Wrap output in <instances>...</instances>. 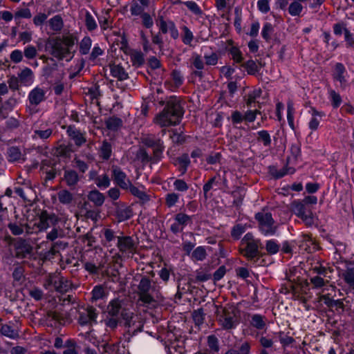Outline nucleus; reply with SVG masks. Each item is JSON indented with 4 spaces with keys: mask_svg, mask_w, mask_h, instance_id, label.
Here are the masks:
<instances>
[{
    "mask_svg": "<svg viewBox=\"0 0 354 354\" xmlns=\"http://www.w3.org/2000/svg\"><path fill=\"white\" fill-rule=\"evenodd\" d=\"M87 196L88 199L97 207L102 206L105 201L104 195L96 189L89 192Z\"/></svg>",
    "mask_w": 354,
    "mask_h": 354,
    "instance_id": "cd10ccee",
    "label": "nucleus"
},
{
    "mask_svg": "<svg viewBox=\"0 0 354 354\" xmlns=\"http://www.w3.org/2000/svg\"><path fill=\"white\" fill-rule=\"evenodd\" d=\"M250 324L258 330H262L266 326V318L260 314H254L251 316Z\"/></svg>",
    "mask_w": 354,
    "mask_h": 354,
    "instance_id": "c756f323",
    "label": "nucleus"
},
{
    "mask_svg": "<svg viewBox=\"0 0 354 354\" xmlns=\"http://www.w3.org/2000/svg\"><path fill=\"white\" fill-rule=\"evenodd\" d=\"M92 46V40L90 37L85 36L80 42V53L82 55L88 54Z\"/></svg>",
    "mask_w": 354,
    "mask_h": 354,
    "instance_id": "4c0bfd02",
    "label": "nucleus"
},
{
    "mask_svg": "<svg viewBox=\"0 0 354 354\" xmlns=\"http://www.w3.org/2000/svg\"><path fill=\"white\" fill-rule=\"evenodd\" d=\"M77 37L75 33L67 32L62 36L48 38L46 42V50L59 61H71L74 55L75 44Z\"/></svg>",
    "mask_w": 354,
    "mask_h": 354,
    "instance_id": "f257e3e1",
    "label": "nucleus"
},
{
    "mask_svg": "<svg viewBox=\"0 0 354 354\" xmlns=\"http://www.w3.org/2000/svg\"><path fill=\"white\" fill-rule=\"evenodd\" d=\"M95 185L100 189H106L110 185V179L107 174H103L95 178Z\"/></svg>",
    "mask_w": 354,
    "mask_h": 354,
    "instance_id": "de8ad7c7",
    "label": "nucleus"
},
{
    "mask_svg": "<svg viewBox=\"0 0 354 354\" xmlns=\"http://www.w3.org/2000/svg\"><path fill=\"white\" fill-rule=\"evenodd\" d=\"M57 198L60 203L68 205L72 203L73 195L66 189H62L57 192Z\"/></svg>",
    "mask_w": 354,
    "mask_h": 354,
    "instance_id": "e433bc0d",
    "label": "nucleus"
},
{
    "mask_svg": "<svg viewBox=\"0 0 354 354\" xmlns=\"http://www.w3.org/2000/svg\"><path fill=\"white\" fill-rule=\"evenodd\" d=\"M328 95L333 107L334 109L339 107L342 102L340 95L332 89L328 91Z\"/></svg>",
    "mask_w": 354,
    "mask_h": 354,
    "instance_id": "8fccbe9b",
    "label": "nucleus"
},
{
    "mask_svg": "<svg viewBox=\"0 0 354 354\" xmlns=\"http://www.w3.org/2000/svg\"><path fill=\"white\" fill-rule=\"evenodd\" d=\"M46 91L39 86L35 87L29 92L26 109L30 115L35 114L40 111V104L46 99Z\"/></svg>",
    "mask_w": 354,
    "mask_h": 354,
    "instance_id": "39448f33",
    "label": "nucleus"
},
{
    "mask_svg": "<svg viewBox=\"0 0 354 354\" xmlns=\"http://www.w3.org/2000/svg\"><path fill=\"white\" fill-rule=\"evenodd\" d=\"M192 217L182 212L176 214L170 226L171 232L174 234L182 232L187 225L192 223Z\"/></svg>",
    "mask_w": 354,
    "mask_h": 354,
    "instance_id": "6e6552de",
    "label": "nucleus"
},
{
    "mask_svg": "<svg viewBox=\"0 0 354 354\" xmlns=\"http://www.w3.org/2000/svg\"><path fill=\"white\" fill-rule=\"evenodd\" d=\"M259 342L263 348L266 349L272 348L274 344L272 339L268 336L261 335L259 338Z\"/></svg>",
    "mask_w": 354,
    "mask_h": 354,
    "instance_id": "e2e57ef3",
    "label": "nucleus"
},
{
    "mask_svg": "<svg viewBox=\"0 0 354 354\" xmlns=\"http://www.w3.org/2000/svg\"><path fill=\"white\" fill-rule=\"evenodd\" d=\"M342 275L345 282L354 290V263H346V269Z\"/></svg>",
    "mask_w": 354,
    "mask_h": 354,
    "instance_id": "bb28decb",
    "label": "nucleus"
},
{
    "mask_svg": "<svg viewBox=\"0 0 354 354\" xmlns=\"http://www.w3.org/2000/svg\"><path fill=\"white\" fill-rule=\"evenodd\" d=\"M332 77L334 81L340 84L342 88H345L348 84L349 75L342 63L337 62L335 64Z\"/></svg>",
    "mask_w": 354,
    "mask_h": 354,
    "instance_id": "9d476101",
    "label": "nucleus"
},
{
    "mask_svg": "<svg viewBox=\"0 0 354 354\" xmlns=\"http://www.w3.org/2000/svg\"><path fill=\"white\" fill-rule=\"evenodd\" d=\"M123 310L122 308V301L119 299L111 300L106 308V313L109 316L120 317Z\"/></svg>",
    "mask_w": 354,
    "mask_h": 354,
    "instance_id": "aec40b11",
    "label": "nucleus"
},
{
    "mask_svg": "<svg viewBox=\"0 0 354 354\" xmlns=\"http://www.w3.org/2000/svg\"><path fill=\"white\" fill-rule=\"evenodd\" d=\"M50 29L55 33H59L64 28V21L61 15H57L48 21Z\"/></svg>",
    "mask_w": 354,
    "mask_h": 354,
    "instance_id": "5701e85b",
    "label": "nucleus"
},
{
    "mask_svg": "<svg viewBox=\"0 0 354 354\" xmlns=\"http://www.w3.org/2000/svg\"><path fill=\"white\" fill-rule=\"evenodd\" d=\"M23 55L21 50L15 49L10 55V60L15 64H18L23 60Z\"/></svg>",
    "mask_w": 354,
    "mask_h": 354,
    "instance_id": "69168bd1",
    "label": "nucleus"
},
{
    "mask_svg": "<svg viewBox=\"0 0 354 354\" xmlns=\"http://www.w3.org/2000/svg\"><path fill=\"white\" fill-rule=\"evenodd\" d=\"M219 322L221 326L224 329L227 330L235 328L237 324L236 319L233 316L226 315L221 317L219 319Z\"/></svg>",
    "mask_w": 354,
    "mask_h": 354,
    "instance_id": "2f4dec72",
    "label": "nucleus"
},
{
    "mask_svg": "<svg viewBox=\"0 0 354 354\" xmlns=\"http://www.w3.org/2000/svg\"><path fill=\"white\" fill-rule=\"evenodd\" d=\"M160 31L163 33L166 34L167 32L170 33L171 37L174 39H176L179 37V32L178 30L175 25V24L172 21H165L163 19V18H161L160 19L159 24H158Z\"/></svg>",
    "mask_w": 354,
    "mask_h": 354,
    "instance_id": "4468645a",
    "label": "nucleus"
},
{
    "mask_svg": "<svg viewBox=\"0 0 354 354\" xmlns=\"http://www.w3.org/2000/svg\"><path fill=\"white\" fill-rule=\"evenodd\" d=\"M121 317L124 322L125 327L129 328L128 332L131 333L132 335H135L142 330V324L138 321L136 315L125 310L121 313Z\"/></svg>",
    "mask_w": 354,
    "mask_h": 354,
    "instance_id": "0eeeda50",
    "label": "nucleus"
},
{
    "mask_svg": "<svg viewBox=\"0 0 354 354\" xmlns=\"http://www.w3.org/2000/svg\"><path fill=\"white\" fill-rule=\"evenodd\" d=\"M120 317L106 315L104 319L105 326L111 330L116 328L118 326Z\"/></svg>",
    "mask_w": 354,
    "mask_h": 354,
    "instance_id": "bf43d9fd",
    "label": "nucleus"
},
{
    "mask_svg": "<svg viewBox=\"0 0 354 354\" xmlns=\"http://www.w3.org/2000/svg\"><path fill=\"white\" fill-rule=\"evenodd\" d=\"M118 248L122 254L127 257L132 256L136 250L133 239L128 236L118 237Z\"/></svg>",
    "mask_w": 354,
    "mask_h": 354,
    "instance_id": "1a4fd4ad",
    "label": "nucleus"
},
{
    "mask_svg": "<svg viewBox=\"0 0 354 354\" xmlns=\"http://www.w3.org/2000/svg\"><path fill=\"white\" fill-rule=\"evenodd\" d=\"M138 289L140 300L145 304H151L155 301L154 297H158V288L153 286L151 280L147 277L141 279Z\"/></svg>",
    "mask_w": 354,
    "mask_h": 354,
    "instance_id": "7ed1b4c3",
    "label": "nucleus"
},
{
    "mask_svg": "<svg viewBox=\"0 0 354 354\" xmlns=\"http://www.w3.org/2000/svg\"><path fill=\"white\" fill-rule=\"evenodd\" d=\"M128 189H129L130 192L135 196L142 199L145 200L147 198L146 194L140 189L139 188L133 186L132 183H131V185L129 187H128Z\"/></svg>",
    "mask_w": 354,
    "mask_h": 354,
    "instance_id": "338daca9",
    "label": "nucleus"
},
{
    "mask_svg": "<svg viewBox=\"0 0 354 354\" xmlns=\"http://www.w3.org/2000/svg\"><path fill=\"white\" fill-rule=\"evenodd\" d=\"M266 249L270 254H277L279 250V245L276 240L270 239L266 241Z\"/></svg>",
    "mask_w": 354,
    "mask_h": 354,
    "instance_id": "603ef678",
    "label": "nucleus"
},
{
    "mask_svg": "<svg viewBox=\"0 0 354 354\" xmlns=\"http://www.w3.org/2000/svg\"><path fill=\"white\" fill-rule=\"evenodd\" d=\"M171 77L174 83L171 90L179 88L183 84L184 78L180 71L174 70L171 74Z\"/></svg>",
    "mask_w": 354,
    "mask_h": 354,
    "instance_id": "79ce46f5",
    "label": "nucleus"
},
{
    "mask_svg": "<svg viewBox=\"0 0 354 354\" xmlns=\"http://www.w3.org/2000/svg\"><path fill=\"white\" fill-rule=\"evenodd\" d=\"M260 245V240L253 243H248V244L244 245L245 248L242 250V253L248 259H252L258 255Z\"/></svg>",
    "mask_w": 354,
    "mask_h": 354,
    "instance_id": "6ab92c4d",
    "label": "nucleus"
},
{
    "mask_svg": "<svg viewBox=\"0 0 354 354\" xmlns=\"http://www.w3.org/2000/svg\"><path fill=\"white\" fill-rule=\"evenodd\" d=\"M142 142L146 147L153 149V159L155 162H158L165 150L162 140L156 135L148 134L142 138Z\"/></svg>",
    "mask_w": 354,
    "mask_h": 354,
    "instance_id": "423d86ee",
    "label": "nucleus"
},
{
    "mask_svg": "<svg viewBox=\"0 0 354 354\" xmlns=\"http://www.w3.org/2000/svg\"><path fill=\"white\" fill-rule=\"evenodd\" d=\"M131 61L133 66H140L145 62L144 56L140 52H134L131 55Z\"/></svg>",
    "mask_w": 354,
    "mask_h": 354,
    "instance_id": "6e6d98bb",
    "label": "nucleus"
},
{
    "mask_svg": "<svg viewBox=\"0 0 354 354\" xmlns=\"http://www.w3.org/2000/svg\"><path fill=\"white\" fill-rule=\"evenodd\" d=\"M80 13L84 15V23L86 29L91 32L95 30L97 28V24L91 13L86 9H82Z\"/></svg>",
    "mask_w": 354,
    "mask_h": 354,
    "instance_id": "a878e982",
    "label": "nucleus"
},
{
    "mask_svg": "<svg viewBox=\"0 0 354 354\" xmlns=\"http://www.w3.org/2000/svg\"><path fill=\"white\" fill-rule=\"evenodd\" d=\"M112 153V147L111 145L104 140L103 141L100 148V156L104 160H108L110 158Z\"/></svg>",
    "mask_w": 354,
    "mask_h": 354,
    "instance_id": "ea45409f",
    "label": "nucleus"
},
{
    "mask_svg": "<svg viewBox=\"0 0 354 354\" xmlns=\"http://www.w3.org/2000/svg\"><path fill=\"white\" fill-rule=\"evenodd\" d=\"M192 64L196 69V71L193 72V74L195 76H197L200 78L203 77V70L205 66V64L203 59L201 56L197 53H194L192 56L191 59Z\"/></svg>",
    "mask_w": 354,
    "mask_h": 354,
    "instance_id": "412c9836",
    "label": "nucleus"
},
{
    "mask_svg": "<svg viewBox=\"0 0 354 354\" xmlns=\"http://www.w3.org/2000/svg\"><path fill=\"white\" fill-rule=\"evenodd\" d=\"M64 179L68 187H73L77 185L80 177L75 170L68 169L64 171Z\"/></svg>",
    "mask_w": 354,
    "mask_h": 354,
    "instance_id": "b1692460",
    "label": "nucleus"
},
{
    "mask_svg": "<svg viewBox=\"0 0 354 354\" xmlns=\"http://www.w3.org/2000/svg\"><path fill=\"white\" fill-rule=\"evenodd\" d=\"M53 130L50 128H48L44 130L39 129L34 131V138H40L41 140H46L51 136Z\"/></svg>",
    "mask_w": 354,
    "mask_h": 354,
    "instance_id": "4d7b16f0",
    "label": "nucleus"
},
{
    "mask_svg": "<svg viewBox=\"0 0 354 354\" xmlns=\"http://www.w3.org/2000/svg\"><path fill=\"white\" fill-rule=\"evenodd\" d=\"M97 314L93 308H89L86 312L82 313L79 317V323L82 326L96 323Z\"/></svg>",
    "mask_w": 354,
    "mask_h": 354,
    "instance_id": "f3484780",
    "label": "nucleus"
},
{
    "mask_svg": "<svg viewBox=\"0 0 354 354\" xmlns=\"http://www.w3.org/2000/svg\"><path fill=\"white\" fill-rule=\"evenodd\" d=\"M255 218L258 221L259 230L266 236L275 234L277 226L270 212H261L255 214Z\"/></svg>",
    "mask_w": 354,
    "mask_h": 354,
    "instance_id": "20e7f679",
    "label": "nucleus"
},
{
    "mask_svg": "<svg viewBox=\"0 0 354 354\" xmlns=\"http://www.w3.org/2000/svg\"><path fill=\"white\" fill-rule=\"evenodd\" d=\"M257 6L258 10L263 14H267L270 10L269 0H258Z\"/></svg>",
    "mask_w": 354,
    "mask_h": 354,
    "instance_id": "680f3d73",
    "label": "nucleus"
},
{
    "mask_svg": "<svg viewBox=\"0 0 354 354\" xmlns=\"http://www.w3.org/2000/svg\"><path fill=\"white\" fill-rule=\"evenodd\" d=\"M21 153L18 147H12L8 149V158L9 161H17L21 159Z\"/></svg>",
    "mask_w": 354,
    "mask_h": 354,
    "instance_id": "09e8293b",
    "label": "nucleus"
},
{
    "mask_svg": "<svg viewBox=\"0 0 354 354\" xmlns=\"http://www.w3.org/2000/svg\"><path fill=\"white\" fill-rule=\"evenodd\" d=\"M179 201V194L175 192L168 193L165 196V204L167 207H174Z\"/></svg>",
    "mask_w": 354,
    "mask_h": 354,
    "instance_id": "3c124183",
    "label": "nucleus"
},
{
    "mask_svg": "<svg viewBox=\"0 0 354 354\" xmlns=\"http://www.w3.org/2000/svg\"><path fill=\"white\" fill-rule=\"evenodd\" d=\"M55 290L60 293H65L72 289L73 285L70 280L62 276H53L49 279Z\"/></svg>",
    "mask_w": 354,
    "mask_h": 354,
    "instance_id": "ddd939ff",
    "label": "nucleus"
},
{
    "mask_svg": "<svg viewBox=\"0 0 354 354\" xmlns=\"http://www.w3.org/2000/svg\"><path fill=\"white\" fill-rule=\"evenodd\" d=\"M112 177L115 183L123 189H128L131 180L127 174L118 166L112 167Z\"/></svg>",
    "mask_w": 354,
    "mask_h": 354,
    "instance_id": "f8f14e48",
    "label": "nucleus"
},
{
    "mask_svg": "<svg viewBox=\"0 0 354 354\" xmlns=\"http://www.w3.org/2000/svg\"><path fill=\"white\" fill-rule=\"evenodd\" d=\"M248 226L246 224L237 223L234 225L231 230V236L234 240H239L241 236L246 231Z\"/></svg>",
    "mask_w": 354,
    "mask_h": 354,
    "instance_id": "72a5a7b5",
    "label": "nucleus"
},
{
    "mask_svg": "<svg viewBox=\"0 0 354 354\" xmlns=\"http://www.w3.org/2000/svg\"><path fill=\"white\" fill-rule=\"evenodd\" d=\"M19 81L25 86L30 85L34 80V75L32 70L28 67L24 68L18 75Z\"/></svg>",
    "mask_w": 354,
    "mask_h": 354,
    "instance_id": "393cba45",
    "label": "nucleus"
},
{
    "mask_svg": "<svg viewBox=\"0 0 354 354\" xmlns=\"http://www.w3.org/2000/svg\"><path fill=\"white\" fill-rule=\"evenodd\" d=\"M23 54L26 59L31 61L35 59L38 52L35 46L28 45L24 48Z\"/></svg>",
    "mask_w": 354,
    "mask_h": 354,
    "instance_id": "49530a36",
    "label": "nucleus"
},
{
    "mask_svg": "<svg viewBox=\"0 0 354 354\" xmlns=\"http://www.w3.org/2000/svg\"><path fill=\"white\" fill-rule=\"evenodd\" d=\"M295 109L294 106V104L292 101L289 100L287 102V120L289 127L291 129L295 130Z\"/></svg>",
    "mask_w": 354,
    "mask_h": 354,
    "instance_id": "7c9ffc66",
    "label": "nucleus"
},
{
    "mask_svg": "<svg viewBox=\"0 0 354 354\" xmlns=\"http://www.w3.org/2000/svg\"><path fill=\"white\" fill-rule=\"evenodd\" d=\"M295 172V169L292 167H288V165H285L280 169H275L272 171V174L275 178H281L286 175L292 174Z\"/></svg>",
    "mask_w": 354,
    "mask_h": 354,
    "instance_id": "a19ab883",
    "label": "nucleus"
},
{
    "mask_svg": "<svg viewBox=\"0 0 354 354\" xmlns=\"http://www.w3.org/2000/svg\"><path fill=\"white\" fill-rule=\"evenodd\" d=\"M1 333L10 339H15L19 337V332L9 324H3L0 329Z\"/></svg>",
    "mask_w": 354,
    "mask_h": 354,
    "instance_id": "473e14b6",
    "label": "nucleus"
},
{
    "mask_svg": "<svg viewBox=\"0 0 354 354\" xmlns=\"http://www.w3.org/2000/svg\"><path fill=\"white\" fill-rule=\"evenodd\" d=\"M115 216L118 222L129 220L133 216L132 208L124 205H120L116 207Z\"/></svg>",
    "mask_w": 354,
    "mask_h": 354,
    "instance_id": "a211bd4d",
    "label": "nucleus"
},
{
    "mask_svg": "<svg viewBox=\"0 0 354 354\" xmlns=\"http://www.w3.org/2000/svg\"><path fill=\"white\" fill-rule=\"evenodd\" d=\"M122 124V120L116 117H111L106 121V126L107 129L111 131L118 130Z\"/></svg>",
    "mask_w": 354,
    "mask_h": 354,
    "instance_id": "c03bdc74",
    "label": "nucleus"
},
{
    "mask_svg": "<svg viewBox=\"0 0 354 354\" xmlns=\"http://www.w3.org/2000/svg\"><path fill=\"white\" fill-rule=\"evenodd\" d=\"M111 75L119 80H125L128 78V74L120 65H113L111 67Z\"/></svg>",
    "mask_w": 354,
    "mask_h": 354,
    "instance_id": "c9c22d12",
    "label": "nucleus"
},
{
    "mask_svg": "<svg viewBox=\"0 0 354 354\" xmlns=\"http://www.w3.org/2000/svg\"><path fill=\"white\" fill-rule=\"evenodd\" d=\"M304 9L303 6L297 1H292L288 7V13L292 17L299 16Z\"/></svg>",
    "mask_w": 354,
    "mask_h": 354,
    "instance_id": "37998d69",
    "label": "nucleus"
},
{
    "mask_svg": "<svg viewBox=\"0 0 354 354\" xmlns=\"http://www.w3.org/2000/svg\"><path fill=\"white\" fill-rule=\"evenodd\" d=\"M274 32V28L272 24L269 22H266L261 30V36L266 41L268 42L270 41Z\"/></svg>",
    "mask_w": 354,
    "mask_h": 354,
    "instance_id": "58836bf2",
    "label": "nucleus"
},
{
    "mask_svg": "<svg viewBox=\"0 0 354 354\" xmlns=\"http://www.w3.org/2000/svg\"><path fill=\"white\" fill-rule=\"evenodd\" d=\"M180 28L182 30V35H181L182 42L185 45L192 46V43L194 39L193 32L186 26H183Z\"/></svg>",
    "mask_w": 354,
    "mask_h": 354,
    "instance_id": "f704fd0d",
    "label": "nucleus"
},
{
    "mask_svg": "<svg viewBox=\"0 0 354 354\" xmlns=\"http://www.w3.org/2000/svg\"><path fill=\"white\" fill-rule=\"evenodd\" d=\"M32 17L30 10L29 8H21L19 9L15 13V18L17 19H30Z\"/></svg>",
    "mask_w": 354,
    "mask_h": 354,
    "instance_id": "0e129e2a",
    "label": "nucleus"
},
{
    "mask_svg": "<svg viewBox=\"0 0 354 354\" xmlns=\"http://www.w3.org/2000/svg\"><path fill=\"white\" fill-rule=\"evenodd\" d=\"M257 140L263 144L265 147H270L272 143L271 136L269 132L266 130H261L257 131L255 134Z\"/></svg>",
    "mask_w": 354,
    "mask_h": 354,
    "instance_id": "c85d7f7f",
    "label": "nucleus"
},
{
    "mask_svg": "<svg viewBox=\"0 0 354 354\" xmlns=\"http://www.w3.org/2000/svg\"><path fill=\"white\" fill-rule=\"evenodd\" d=\"M192 317L196 325L200 326L203 323L204 314L202 309H198L197 310H194Z\"/></svg>",
    "mask_w": 354,
    "mask_h": 354,
    "instance_id": "774afa93",
    "label": "nucleus"
},
{
    "mask_svg": "<svg viewBox=\"0 0 354 354\" xmlns=\"http://www.w3.org/2000/svg\"><path fill=\"white\" fill-rule=\"evenodd\" d=\"M308 113L311 115V118L308 124V128L312 131H315L317 130L322 118L325 116V113L323 111H317L313 106L310 108Z\"/></svg>",
    "mask_w": 354,
    "mask_h": 354,
    "instance_id": "dca6fc26",
    "label": "nucleus"
},
{
    "mask_svg": "<svg viewBox=\"0 0 354 354\" xmlns=\"http://www.w3.org/2000/svg\"><path fill=\"white\" fill-rule=\"evenodd\" d=\"M173 186L174 189L178 192H185L189 189L188 184L183 179H176Z\"/></svg>",
    "mask_w": 354,
    "mask_h": 354,
    "instance_id": "5fc2aeb1",
    "label": "nucleus"
},
{
    "mask_svg": "<svg viewBox=\"0 0 354 354\" xmlns=\"http://www.w3.org/2000/svg\"><path fill=\"white\" fill-rule=\"evenodd\" d=\"M228 44L230 46L227 48V51L232 56L233 61L236 64L241 63L243 61V56L239 48L234 46L232 40H230Z\"/></svg>",
    "mask_w": 354,
    "mask_h": 354,
    "instance_id": "4be33fe9",
    "label": "nucleus"
},
{
    "mask_svg": "<svg viewBox=\"0 0 354 354\" xmlns=\"http://www.w3.org/2000/svg\"><path fill=\"white\" fill-rule=\"evenodd\" d=\"M66 133L77 147L82 146L86 142L85 133L77 129L75 126H69L67 128Z\"/></svg>",
    "mask_w": 354,
    "mask_h": 354,
    "instance_id": "2eb2a0df",
    "label": "nucleus"
},
{
    "mask_svg": "<svg viewBox=\"0 0 354 354\" xmlns=\"http://www.w3.org/2000/svg\"><path fill=\"white\" fill-rule=\"evenodd\" d=\"M300 218L308 226H312L314 225L315 221V217L310 209H307V210L304 213V215H302Z\"/></svg>",
    "mask_w": 354,
    "mask_h": 354,
    "instance_id": "864d4df0",
    "label": "nucleus"
},
{
    "mask_svg": "<svg viewBox=\"0 0 354 354\" xmlns=\"http://www.w3.org/2000/svg\"><path fill=\"white\" fill-rule=\"evenodd\" d=\"M102 354H124V351L120 350L118 344H107L104 347Z\"/></svg>",
    "mask_w": 354,
    "mask_h": 354,
    "instance_id": "a18cd8bd",
    "label": "nucleus"
},
{
    "mask_svg": "<svg viewBox=\"0 0 354 354\" xmlns=\"http://www.w3.org/2000/svg\"><path fill=\"white\" fill-rule=\"evenodd\" d=\"M206 255L205 249L202 246L197 247L192 252V258L196 261H203Z\"/></svg>",
    "mask_w": 354,
    "mask_h": 354,
    "instance_id": "13d9d810",
    "label": "nucleus"
},
{
    "mask_svg": "<svg viewBox=\"0 0 354 354\" xmlns=\"http://www.w3.org/2000/svg\"><path fill=\"white\" fill-rule=\"evenodd\" d=\"M204 59L206 65L215 66L218 63V57L216 53L212 52L209 54H205Z\"/></svg>",
    "mask_w": 354,
    "mask_h": 354,
    "instance_id": "052dcab7",
    "label": "nucleus"
},
{
    "mask_svg": "<svg viewBox=\"0 0 354 354\" xmlns=\"http://www.w3.org/2000/svg\"><path fill=\"white\" fill-rule=\"evenodd\" d=\"M183 109L176 97H171L162 111L153 119V122L161 127L178 124L183 116Z\"/></svg>",
    "mask_w": 354,
    "mask_h": 354,
    "instance_id": "f03ea898",
    "label": "nucleus"
},
{
    "mask_svg": "<svg viewBox=\"0 0 354 354\" xmlns=\"http://www.w3.org/2000/svg\"><path fill=\"white\" fill-rule=\"evenodd\" d=\"M32 246L24 239H20L15 243V255L18 259L30 257L32 254Z\"/></svg>",
    "mask_w": 354,
    "mask_h": 354,
    "instance_id": "9b49d317",
    "label": "nucleus"
}]
</instances>
